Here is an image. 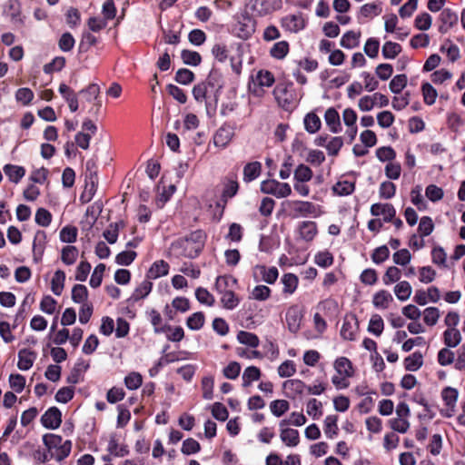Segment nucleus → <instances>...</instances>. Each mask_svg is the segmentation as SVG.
Here are the masks:
<instances>
[{"instance_id":"obj_2","label":"nucleus","mask_w":465,"mask_h":465,"mask_svg":"<svg viewBox=\"0 0 465 465\" xmlns=\"http://www.w3.org/2000/svg\"><path fill=\"white\" fill-rule=\"evenodd\" d=\"M43 442L45 445L46 449H48L49 451L54 453V460H56L57 461H61L62 460L66 458L71 452V440H67L63 441L62 437L59 435L47 433L43 436Z\"/></svg>"},{"instance_id":"obj_12","label":"nucleus","mask_w":465,"mask_h":465,"mask_svg":"<svg viewBox=\"0 0 465 465\" xmlns=\"http://www.w3.org/2000/svg\"><path fill=\"white\" fill-rule=\"evenodd\" d=\"M254 277L258 274L261 276V280L268 284H272L276 282L279 272L278 269L274 266L267 268L264 265H257L253 272Z\"/></svg>"},{"instance_id":"obj_54","label":"nucleus","mask_w":465,"mask_h":465,"mask_svg":"<svg viewBox=\"0 0 465 465\" xmlns=\"http://www.w3.org/2000/svg\"><path fill=\"white\" fill-rule=\"evenodd\" d=\"M256 82L260 86H272L274 82L273 74L268 70H260L256 74Z\"/></svg>"},{"instance_id":"obj_49","label":"nucleus","mask_w":465,"mask_h":465,"mask_svg":"<svg viewBox=\"0 0 465 465\" xmlns=\"http://www.w3.org/2000/svg\"><path fill=\"white\" fill-rule=\"evenodd\" d=\"M221 302L225 309L232 310L239 304V299L232 290L221 292Z\"/></svg>"},{"instance_id":"obj_53","label":"nucleus","mask_w":465,"mask_h":465,"mask_svg":"<svg viewBox=\"0 0 465 465\" xmlns=\"http://www.w3.org/2000/svg\"><path fill=\"white\" fill-rule=\"evenodd\" d=\"M424 103L431 105L435 103L437 98L436 89L429 83H424L421 86Z\"/></svg>"},{"instance_id":"obj_7","label":"nucleus","mask_w":465,"mask_h":465,"mask_svg":"<svg viewBox=\"0 0 465 465\" xmlns=\"http://www.w3.org/2000/svg\"><path fill=\"white\" fill-rule=\"evenodd\" d=\"M359 330V322L354 314L346 315L341 328V336L346 341H354Z\"/></svg>"},{"instance_id":"obj_63","label":"nucleus","mask_w":465,"mask_h":465,"mask_svg":"<svg viewBox=\"0 0 465 465\" xmlns=\"http://www.w3.org/2000/svg\"><path fill=\"white\" fill-rule=\"evenodd\" d=\"M35 220L38 225L47 227L52 222V214L48 210L39 208L35 213Z\"/></svg>"},{"instance_id":"obj_9","label":"nucleus","mask_w":465,"mask_h":465,"mask_svg":"<svg viewBox=\"0 0 465 465\" xmlns=\"http://www.w3.org/2000/svg\"><path fill=\"white\" fill-rule=\"evenodd\" d=\"M234 136V130L230 125H222L213 135V143L216 147L224 149Z\"/></svg>"},{"instance_id":"obj_37","label":"nucleus","mask_w":465,"mask_h":465,"mask_svg":"<svg viewBox=\"0 0 465 465\" xmlns=\"http://www.w3.org/2000/svg\"><path fill=\"white\" fill-rule=\"evenodd\" d=\"M354 190L355 183L349 181H339L332 187L333 193L340 196L350 195Z\"/></svg>"},{"instance_id":"obj_61","label":"nucleus","mask_w":465,"mask_h":465,"mask_svg":"<svg viewBox=\"0 0 465 465\" xmlns=\"http://www.w3.org/2000/svg\"><path fill=\"white\" fill-rule=\"evenodd\" d=\"M120 224H122V223H110L108 228L104 232L103 235L110 244L116 242L118 239Z\"/></svg>"},{"instance_id":"obj_10","label":"nucleus","mask_w":465,"mask_h":465,"mask_svg":"<svg viewBox=\"0 0 465 465\" xmlns=\"http://www.w3.org/2000/svg\"><path fill=\"white\" fill-rule=\"evenodd\" d=\"M439 20L440 22L439 26L440 33L446 34L458 23V15L451 9L445 8L440 14Z\"/></svg>"},{"instance_id":"obj_30","label":"nucleus","mask_w":465,"mask_h":465,"mask_svg":"<svg viewBox=\"0 0 465 465\" xmlns=\"http://www.w3.org/2000/svg\"><path fill=\"white\" fill-rule=\"evenodd\" d=\"M3 170L9 180L15 183H17L25 174V170L22 166L5 164Z\"/></svg>"},{"instance_id":"obj_16","label":"nucleus","mask_w":465,"mask_h":465,"mask_svg":"<svg viewBox=\"0 0 465 465\" xmlns=\"http://www.w3.org/2000/svg\"><path fill=\"white\" fill-rule=\"evenodd\" d=\"M300 237L306 241L311 242L317 234V224L312 221H303L298 227Z\"/></svg>"},{"instance_id":"obj_8","label":"nucleus","mask_w":465,"mask_h":465,"mask_svg":"<svg viewBox=\"0 0 465 465\" xmlns=\"http://www.w3.org/2000/svg\"><path fill=\"white\" fill-rule=\"evenodd\" d=\"M41 422L46 429H57L62 422V413L56 407L49 408L42 416Z\"/></svg>"},{"instance_id":"obj_20","label":"nucleus","mask_w":465,"mask_h":465,"mask_svg":"<svg viewBox=\"0 0 465 465\" xmlns=\"http://www.w3.org/2000/svg\"><path fill=\"white\" fill-rule=\"evenodd\" d=\"M203 84H206V86L211 90L214 91L215 96L217 95V93L222 89L223 87V76L222 74L215 69H212L209 73L206 80L203 82Z\"/></svg>"},{"instance_id":"obj_35","label":"nucleus","mask_w":465,"mask_h":465,"mask_svg":"<svg viewBox=\"0 0 465 465\" xmlns=\"http://www.w3.org/2000/svg\"><path fill=\"white\" fill-rule=\"evenodd\" d=\"M412 292V288L407 281L399 282L394 287V293L396 297L401 301H407Z\"/></svg>"},{"instance_id":"obj_55","label":"nucleus","mask_w":465,"mask_h":465,"mask_svg":"<svg viewBox=\"0 0 465 465\" xmlns=\"http://www.w3.org/2000/svg\"><path fill=\"white\" fill-rule=\"evenodd\" d=\"M380 42L378 39L371 37L369 38L363 47L364 53L370 58H376L379 54Z\"/></svg>"},{"instance_id":"obj_40","label":"nucleus","mask_w":465,"mask_h":465,"mask_svg":"<svg viewBox=\"0 0 465 465\" xmlns=\"http://www.w3.org/2000/svg\"><path fill=\"white\" fill-rule=\"evenodd\" d=\"M289 53V44L286 41L275 43L270 50V54L278 60L283 59Z\"/></svg>"},{"instance_id":"obj_5","label":"nucleus","mask_w":465,"mask_h":465,"mask_svg":"<svg viewBox=\"0 0 465 465\" xmlns=\"http://www.w3.org/2000/svg\"><path fill=\"white\" fill-rule=\"evenodd\" d=\"M289 205L293 218L317 217L320 213L318 206L311 202L297 200L289 202Z\"/></svg>"},{"instance_id":"obj_62","label":"nucleus","mask_w":465,"mask_h":465,"mask_svg":"<svg viewBox=\"0 0 465 465\" xmlns=\"http://www.w3.org/2000/svg\"><path fill=\"white\" fill-rule=\"evenodd\" d=\"M195 297L199 302L207 306H213L215 302L214 297L205 288L202 287L196 289Z\"/></svg>"},{"instance_id":"obj_26","label":"nucleus","mask_w":465,"mask_h":465,"mask_svg":"<svg viewBox=\"0 0 465 465\" xmlns=\"http://www.w3.org/2000/svg\"><path fill=\"white\" fill-rule=\"evenodd\" d=\"M237 280L231 275L218 276L215 282V289L219 293L234 289Z\"/></svg>"},{"instance_id":"obj_27","label":"nucleus","mask_w":465,"mask_h":465,"mask_svg":"<svg viewBox=\"0 0 465 465\" xmlns=\"http://www.w3.org/2000/svg\"><path fill=\"white\" fill-rule=\"evenodd\" d=\"M153 283L145 280L134 291L131 297L128 299L131 302H136L141 299L145 298L152 291Z\"/></svg>"},{"instance_id":"obj_45","label":"nucleus","mask_w":465,"mask_h":465,"mask_svg":"<svg viewBox=\"0 0 465 465\" xmlns=\"http://www.w3.org/2000/svg\"><path fill=\"white\" fill-rule=\"evenodd\" d=\"M408 77L406 74L395 75L389 84V88L393 94H400L407 85Z\"/></svg>"},{"instance_id":"obj_64","label":"nucleus","mask_w":465,"mask_h":465,"mask_svg":"<svg viewBox=\"0 0 465 465\" xmlns=\"http://www.w3.org/2000/svg\"><path fill=\"white\" fill-rule=\"evenodd\" d=\"M432 18L430 15H429L428 13H423L416 16L414 25L417 29L420 31H426L430 28Z\"/></svg>"},{"instance_id":"obj_29","label":"nucleus","mask_w":465,"mask_h":465,"mask_svg":"<svg viewBox=\"0 0 465 465\" xmlns=\"http://www.w3.org/2000/svg\"><path fill=\"white\" fill-rule=\"evenodd\" d=\"M360 37L361 32L348 31L342 35L340 45L343 48L352 49L359 45Z\"/></svg>"},{"instance_id":"obj_28","label":"nucleus","mask_w":465,"mask_h":465,"mask_svg":"<svg viewBox=\"0 0 465 465\" xmlns=\"http://www.w3.org/2000/svg\"><path fill=\"white\" fill-rule=\"evenodd\" d=\"M150 322L153 326V331L155 333H162L168 331H172V327L170 325H163V319L161 314L154 309H152L148 312Z\"/></svg>"},{"instance_id":"obj_11","label":"nucleus","mask_w":465,"mask_h":465,"mask_svg":"<svg viewBox=\"0 0 465 465\" xmlns=\"http://www.w3.org/2000/svg\"><path fill=\"white\" fill-rule=\"evenodd\" d=\"M371 213L373 216H383L386 223L391 222L395 217L396 210L391 203H374L371 206Z\"/></svg>"},{"instance_id":"obj_52","label":"nucleus","mask_w":465,"mask_h":465,"mask_svg":"<svg viewBox=\"0 0 465 465\" xmlns=\"http://www.w3.org/2000/svg\"><path fill=\"white\" fill-rule=\"evenodd\" d=\"M290 408V404L285 400H275L270 404L272 413L276 417L283 415Z\"/></svg>"},{"instance_id":"obj_32","label":"nucleus","mask_w":465,"mask_h":465,"mask_svg":"<svg viewBox=\"0 0 465 465\" xmlns=\"http://www.w3.org/2000/svg\"><path fill=\"white\" fill-rule=\"evenodd\" d=\"M336 371L344 377H351L353 374L352 364L346 357H340L334 362Z\"/></svg>"},{"instance_id":"obj_4","label":"nucleus","mask_w":465,"mask_h":465,"mask_svg":"<svg viewBox=\"0 0 465 465\" xmlns=\"http://www.w3.org/2000/svg\"><path fill=\"white\" fill-rule=\"evenodd\" d=\"M261 192L274 195L277 198H285L292 194V188L287 183H280L277 180H265L261 183Z\"/></svg>"},{"instance_id":"obj_14","label":"nucleus","mask_w":465,"mask_h":465,"mask_svg":"<svg viewBox=\"0 0 465 465\" xmlns=\"http://www.w3.org/2000/svg\"><path fill=\"white\" fill-rule=\"evenodd\" d=\"M302 318V316L297 307L292 306L288 309L286 312V322L291 332L295 333L300 330Z\"/></svg>"},{"instance_id":"obj_36","label":"nucleus","mask_w":465,"mask_h":465,"mask_svg":"<svg viewBox=\"0 0 465 465\" xmlns=\"http://www.w3.org/2000/svg\"><path fill=\"white\" fill-rule=\"evenodd\" d=\"M282 282L283 284V293L292 294L298 286V277L293 273H285L282 278Z\"/></svg>"},{"instance_id":"obj_57","label":"nucleus","mask_w":465,"mask_h":465,"mask_svg":"<svg viewBox=\"0 0 465 465\" xmlns=\"http://www.w3.org/2000/svg\"><path fill=\"white\" fill-rule=\"evenodd\" d=\"M376 156L381 162L391 163L396 157V153L391 146H382L376 150Z\"/></svg>"},{"instance_id":"obj_25","label":"nucleus","mask_w":465,"mask_h":465,"mask_svg":"<svg viewBox=\"0 0 465 465\" xmlns=\"http://www.w3.org/2000/svg\"><path fill=\"white\" fill-rule=\"evenodd\" d=\"M461 339L460 331L456 328H448L443 332V341L448 348L457 347L460 343Z\"/></svg>"},{"instance_id":"obj_48","label":"nucleus","mask_w":465,"mask_h":465,"mask_svg":"<svg viewBox=\"0 0 465 465\" xmlns=\"http://www.w3.org/2000/svg\"><path fill=\"white\" fill-rule=\"evenodd\" d=\"M312 178V171L310 167L304 164H299L294 171V180L296 182L306 183Z\"/></svg>"},{"instance_id":"obj_15","label":"nucleus","mask_w":465,"mask_h":465,"mask_svg":"<svg viewBox=\"0 0 465 465\" xmlns=\"http://www.w3.org/2000/svg\"><path fill=\"white\" fill-rule=\"evenodd\" d=\"M282 387L288 397L295 398L303 393L306 385L301 380H288L283 382Z\"/></svg>"},{"instance_id":"obj_19","label":"nucleus","mask_w":465,"mask_h":465,"mask_svg":"<svg viewBox=\"0 0 465 465\" xmlns=\"http://www.w3.org/2000/svg\"><path fill=\"white\" fill-rule=\"evenodd\" d=\"M36 358V354L27 349H22L18 352V363L17 366L21 371H27L32 366Z\"/></svg>"},{"instance_id":"obj_59","label":"nucleus","mask_w":465,"mask_h":465,"mask_svg":"<svg viewBox=\"0 0 465 465\" xmlns=\"http://www.w3.org/2000/svg\"><path fill=\"white\" fill-rule=\"evenodd\" d=\"M418 230L421 237L429 236L434 230V223L432 219L429 216L421 217Z\"/></svg>"},{"instance_id":"obj_56","label":"nucleus","mask_w":465,"mask_h":465,"mask_svg":"<svg viewBox=\"0 0 465 465\" xmlns=\"http://www.w3.org/2000/svg\"><path fill=\"white\" fill-rule=\"evenodd\" d=\"M174 79L178 84L187 85L193 82L194 74L189 69L181 68L176 72Z\"/></svg>"},{"instance_id":"obj_44","label":"nucleus","mask_w":465,"mask_h":465,"mask_svg":"<svg viewBox=\"0 0 465 465\" xmlns=\"http://www.w3.org/2000/svg\"><path fill=\"white\" fill-rule=\"evenodd\" d=\"M237 340L240 343L256 348L259 345V338L254 333L241 331L237 334Z\"/></svg>"},{"instance_id":"obj_38","label":"nucleus","mask_w":465,"mask_h":465,"mask_svg":"<svg viewBox=\"0 0 465 465\" xmlns=\"http://www.w3.org/2000/svg\"><path fill=\"white\" fill-rule=\"evenodd\" d=\"M261 377V371L255 366L247 367L242 376V386L248 387L252 381H258Z\"/></svg>"},{"instance_id":"obj_58","label":"nucleus","mask_w":465,"mask_h":465,"mask_svg":"<svg viewBox=\"0 0 465 465\" xmlns=\"http://www.w3.org/2000/svg\"><path fill=\"white\" fill-rule=\"evenodd\" d=\"M143 382L142 375L138 372H131L124 378V385L128 390H136L138 389Z\"/></svg>"},{"instance_id":"obj_43","label":"nucleus","mask_w":465,"mask_h":465,"mask_svg":"<svg viewBox=\"0 0 465 465\" xmlns=\"http://www.w3.org/2000/svg\"><path fill=\"white\" fill-rule=\"evenodd\" d=\"M239 189V183L236 180L227 179L224 183V187L223 190L222 199L226 203L229 198L233 197Z\"/></svg>"},{"instance_id":"obj_60","label":"nucleus","mask_w":465,"mask_h":465,"mask_svg":"<svg viewBox=\"0 0 465 465\" xmlns=\"http://www.w3.org/2000/svg\"><path fill=\"white\" fill-rule=\"evenodd\" d=\"M401 276V270L395 266H391L387 269L385 274L383 275L382 281L385 285H390L400 281Z\"/></svg>"},{"instance_id":"obj_46","label":"nucleus","mask_w":465,"mask_h":465,"mask_svg":"<svg viewBox=\"0 0 465 465\" xmlns=\"http://www.w3.org/2000/svg\"><path fill=\"white\" fill-rule=\"evenodd\" d=\"M382 55L385 59H394L401 52V45L388 41L382 46Z\"/></svg>"},{"instance_id":"obj_17","label":"nucleus","mask_w":465,"mask_h":465,"mask_svg":"<svg viewBox=\"0 0 465 465\" xmlns=\"http://www.w3.org/2000/svg\"><path fill=\"white\" fill-rule=\"evenodd\" d=\"M282 26L291 32H298L303 29L305 22L302 15H290L282 18Z\"/></svg>"},{"instance_id":"obj_41","label":"nucleus","mask_w":465,"mask_h":465,"mask_svg":"<svg viewBox=\"0 0 465 465\" xmlns=\"http://www.w3.org/2000/svg\"><path fill=\"white\" fill-rule=\"evenodd\" d=\"M305 130L310 134H314L321 128V120L314 113H309L304 118Z\"/></svg>"},{"instance_id":"obj_31","label":"nucleus","mask_w":465,"mask_h":465,"mask_svg":"<svg viewBox=\"0 0 465 465\" xmlns=\"http://www.w3.org/2000/svg\"><path fill=\"white\" fill-rule=\"evenodd\" d=\"M423 364V356L421 352L415 351L404 360V367L409 371H418Z\"/></svg>"},{"instance_id":"obj_21","label":"nucleus","mask_w":465,"mask_h":465,"mask_svg":"<svg viewBox=\"0 0 465 465\" xmlns=\"http://www.w3.org/2000/svg\"><path fill=\"white\" fill-rule=\"evenodd\" d=\"M281 440L288 447H296L300 442V434L297 430L282 428L280 432Z\"/></svg>"},{"instance_id":"obj_51","label":"nucleus","mask_w":465,"mask_h":465,"mask_svg":"<svg viewBox=\"0 0 465 465\" xmlns=\"http://www.w3.org/2000/svg\"><path fill=\"white\" fill-rule=\"evenodd\" d=\"M204 314L201 312L193 313L186 322V325L189 329L193 331L200 330L204 324Z\"/></svg>"},{"instance_id":"obj_33","label":"nucleus","mask_w":465,"mask_h":465,"mask_svg":"<svg viewBox=\"0 0 465 465\" xmlns=\"http://www.w3.org/2000/svg\"><path fill=\"white\" fill-rule=\"evenodd\" d=\"M338 417L336 415H328L324 420L323 430L328 439H333L338 434Z\"/></svg>"},{"instance_id":"obj_42","label":"nucleus","mask_w":465,"mask_h":465,"mask_svg":"<svg viewBox=\"0 0 465 465\" xmlns=\"http://www.w3.org/2000/svg\"><path fill=\"white\" fill-rule=\"evenodd\" d=\"M78 256V250L75 246L67 245L63 248L61 260L66 265H72L75 262Z\"/></svg>"},{"instance_id":"obj_3","label":"nucleus","mask_w":465,"mask_h":465,"mask_svg":"<svg viewBox=\"0 0 465 465\" xmlns=\"http://www.w3.org/2000/svg\"><path fill=\"white\" fill-rule=\"evenodd\" d=\"M273 95L282 109L289 111L294 108L295 98L292 84H278L273 90Z\"/></svg>"},{"instance_id":"obj_6","label":"nucleus","mask_w":465,"mask_h":465,"mask_svg":"<svg viewBox=\"0 0 465 465\" xmlns=\"http://www.w3.org/2000/svg\"><path fill=\"white\" fill-rule=\"evenodd\" d=\"M282 0H251L252 11L260 16L269 15L282 7Z\"/></svg>"},{"instance_id":"obj_18","label":"nucleus","mask_w":465,"mask_h":465,"mask_svg":"<svg viewBox=\"0 0 465 465\" xmlns=\"http://www.w3.org/2000/svg\"><path fill=\"white\" fill-rule=\"evenodd\" d=\"M14 24L24 25V18L21 16V5L17 0H9L5 10Z\"/></svg>"},{"instance_id":"obj_1","label":"nucleus","mask_w":465,"mask_h":465,"mask_svg":"<svg viewBox=\"0 0 465 465\" xmlns=\"http://www.w3.org/2000/svg\"><path fill=\"white\" fill-rule=\"evenodd\" d=\"M207 235L203 230H196L188 235L177 239L171 248L180 256L194 259L203 250Z\"/></svg>"},{"instance_id":"obj_34","label":"nucleus","mask_w":465,"mask_h":465,"mask_svg":"<svg viewBox=\"0 0 465 465\" xmlns=\"http://www.w3.org/2000/svg\"><path fill=\"white\" fill-rule=\"evenodd\" d=\"M64 281H65V273L62 270H57L51 281V290L54 292V294L59 296L61 295L64 287Z\"/></svg>"},{"instance_id":"obj_22","label":"nucleus","mask_w":465,"mask_h":465,"mask_svg":"<svg viewBox=\"0 0 465 465\" xmlns=\"http://www.w3.org/2000/svg\"><path fill=\"white\" fill-rule=\"evenodd\" d=\"M168 272H169V264L165 261H163V260L156 261L151 265V267L147 272V278L148 279H157L162 276L167 275Z\"/></svg>"},{"instance_id":"obj_39","label":"nucleus","mask_w":465,"mask_h":465,"mask_svg":"<svg viewBox=\"0 0 465 465\" xmlns=\"http://www.w3.org/2000/svg\"><path fill=\"white\" fill-rule=\"evenodd\" d=\"M181 58L183 64L191 66H197L202 62V56L198 52L187 49L181 52Z\"/></svg>"},{"instance_id":"obj_50","label":"nucleus","mask_w":465,"mask_h":465,"mask_svg":"<svg viewBox=\"0 0 465 465\" xmlns=\"http://www.w3.org/2000/svg\"><path fill=\"white\" fill-rule=\"evenodd\" d=\"M88 297L87 288L83 284H75L72 289V300L76 303H85Z\"/></svg>"},{"instance_id":"obj_13","label":"nucleus","mask_w":465,"mask_h":465,"mask_svg":"<svg viewBox=\"0 0 465 465\" xmlns=\"http://www.w3.org/2000/svg\"><path fill=\"white\" fill-rule=\"evenodd\" d=\"M324 120L331 133L338 134L341 131L340 114L335 108L330 107L326 110Z\"/></svg>"},{"instance_id":"obj_23","label":"nucleus","mask_w":465,"mask_h":465,"mask_svg":"<svg viewBox=\"0 0 465 465\" xmlns=\"http://www.w3.org/2000/svg\"><path fill=\"white\" fill-rule=\"evenodd\" d=\"M392 302V295L386 290L377 292L372 298L373 306L377 309H387Z\"/></svg>"},{"instance_id":"obj_47","label":"nucleus","mask_w":465,"mask_h":465,"mask_svg":"<svg viewBox=\"0 0 465 465\" xmlns=\"http://www.w3.org/2000/svg\"><path fill=\"white\" fill-rule=\"evenodd\" d=\"M384 329V322L381 315L373 314L371 317L368 326V331L371 333L380 336Z\"/></svg>"},{"instance_id":"obj_24","label":"nucleus","mask_w":465,"mask_h":465,"mask_svg":"<svg viewBox=\"0 0 465 465\" xmlns=\"http://www.w3.org/2000/svg\"><path fill=\"white\" fill-rule=\"evenodd\" d=\"M262 172V164L260 162H252L243 167V181L245 183L252 182L257 179Z\"/></svg>"}]
</instances>
